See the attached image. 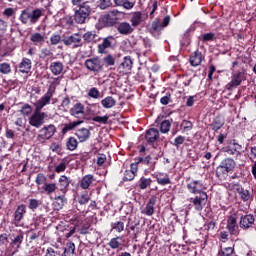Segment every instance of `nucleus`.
I'll return each mask as SVG.
<instances>
[{
  "mask_svg": "<svg viewBox=\"0 0 256 256\" xmlns=\"http://www.w3.org/2000/svg\"><path fill=\"white\" fill-rule=\"evenodd\" d=\"M55 85H59V78H54V81L48 86L47 92L34 103V112L28 119L31 127L41 129L45 125V119H47L48 115L43 112V108L51 104V99H53L55 90L57 89Z\"/></svg>",
  "mask_w": 256,
  "mask_h": 256,
  "instance_id": "nucleus-1",
  "label": "nucleus"
},
{
  "mask_svg": "<svg viewBox=\"0 0 256 256\" xmlns=\"http://www.w3.org/2000/svg\"><path fill=\"white\" fill-rule=\"evenodd\" d=\"M73 7H78L74 11V21L78 25L86 23L91 15V6L95 3V0H71Z\"/></svg>",
  "mask_w": 256,
  "mask_h": 256,
  "instance_id": "nucleus-2",
  "label": "nucleus"
},
{
  "mask_svg": "<svg viewBox=\"0 0 256 256\" xmlns=\"http://www.w3.org/2000/svg\"><path fill=\"white\" fill-rule=\"evenodd\" d=\"M237 167V163L233 158H224L220 164L216 167V177L219 181L227 180L229 173H233Z\"/></svg>",
  "mask_w": 256,
  "mask_h": 256,
  "instance_id": "nucleus-3",
  "label": "nucleus"
},
{
  "mask_svg": "<svg viewBox=\"0 0 256 256\" xmlns=\"http://www.w3.org/2000/svg\"><path fill=\"white\" fill-rule=\"evenodd\" d=\"M43 17V10L40 8H26L21 11L19 21L22 25H35Z\"/></svg>",
  "mask_w": 256,
  "mask_h": 256,
  "instance_id": "nucleus-4",
  "label": "nucleus"
},
{
  "mask_svg": "<svg viewBox=\"0 0 256 256\" xmlns=\"http://www.w3.org/2000/svg\"><path fill=\"white\" fill-rule=\"evenodd\" d=\"M84 67H86L87 71H90V73L99 75V73H103L105 70V63H103V59L99 56H94L85 60Z\"/></svg>",
  "mask_w": 256,
  "mask_h": 256,
  "instance_id": "nucleus-5",
  "label": "nucleus"
},
{
  "mask_svg": "<svg viewBox=\"0 0 256 256\" xmlns=\"http://www.w3.org/2000/svg\"><path fill=\"white\" fill-rule=\"evenodd\" d=\"M120 15L121 12H119L118 10L109 11L98 19L99 27L101 29H103V27H115V25H117V22L119 21Z\"/></svg>",
  "mask_w": 256,
  "mask_h": 256,
  "instance_id": "nucleus-6",
  "label": "nucleus"
},
{
  "mask_svg": "<svg viewBox=\"0 0 256 256\" xmlns=\"http://www.w3.org/2000/svg\"><path fill=\"white\" fill-rule=\"evenodd\" d=\"M62 43L66 47H71L72 49H79L83 47V34L79 32L73 34H63Z\"/></svg>",
  "mask_w": 256,
  "mask_h": 256,
  "instance_id": "nucleus-7",
  "label": "nucleus"
},
{
  "mask_svg": "<svg viewBox=\"0 0 256 256\" xmlns=\"http://www.w3.org/2000/svg\"><path fill=\"white\" fill-rule=\"evenodd\" d=\"M117 43V39L114 36H107L102 38V43L98 44L97 51L99 55H107L109 53V49H113L115 44Z\"/></svg>",
  "mask_w": 256,
  "mask_h": 256,
  "instance_id": "nucleus-8",
  "label": "nucleus"
},
{
  "mask_svg": "<svg viewBox=\"0 0 256 256\" xmlns=\"http://www.w3.org/2000/svg\"><path fill=\"white\" fill-rule=\"evenodd\" d=\"M57 133V127L54 124L45 125L38 131L37 139L40 142L49 141Z\"/></svg>",
  "mask_w": 256,
  "mask_h": 256,
  "instance_id": "nucleus-9",
  "label": "nucleus"
},
{
  "mask_svg": "<svg viewBox=\"0 0 256 256\" xmlns=\"http://www.w3.org/2000/svg\"><path fill=\"white\" fill-rule=\"evenodd\" d=\"M245 79V72L237 71L232 74L231 81L226 84L225 89L227 91H233L234 89H237Z\"/></svg>",
  "mask_w": 256,
  "mask_h": 256,
  "instance_id": "nucleus-10",
  "label": "nucleus"
},
{
  "mask_svg": "<svg viewBox=\"0 0 256 256\" xmlns=\"http://www.w3.org/2000/svg\"><path fill=\"white\" fill-rule=\"evenodd\" d=\"M226 229L229 235L237 237L239 235V225L237 224V215H230L227 219Z\"/></svg>",
  "mask_w": 256,
  "mask_h": 256,
  "instance_id": "nucleus-11",
  "label": "nucleus"
},
{
  "mask_svg": "<svg viewBox=\"0 0 256 256\" xmlns=\"http://www.w3.org/2000/svg\"><path fill=\"white\" fill-rule=\"evenodd\" d=\"M70 115L78 119V121L85 122V105L81 102L74 104V106L70 109Z\"/></svg>",
  "mask_w": 256,
  "mask_h": 256,
  "instance_id": "nucleus-12",
  "label": "nucleus"
},
{
  "mask_svg": "<svg viewBox=\"0 0 256 256\" xmlns=\"http://www.w3.org/2000/svg\"><path fill=\"white\" fill-rule=\"evenodd\" d=\"M224 153H227L228 155H241L243 153V146L235 139L230 140L228 145L224 147Z\"/></svg>",
  "mask_w": 256,
  "mask_h": 256,
  "instance_id": "nucleus-13",
  "label": "nucleus"
},
{
  "mask_svg": "<svg viewBox=\"0 0 256 256\" xmlns=\"http://www.w3.org/2000/svg\"><path fill=\"white\" fill-rule=\"evenodd\" d=\"M131 69H133V60L131 59V56L124 57V60L117 67V71L120 75H127V73L131 72Z\"/></svg>",
  "mask_w": 256,
  "mask_h": 256,
  "instance_id": "nucleus-14",
  "label": "nucleus"
},
{
  "mask_svg": "<svg viewBox=\"0 0 256 256\" xmlns=\"http://www.w3.org/2000/svg\"><path fill=\"white\" fill-rule=\"evenodd\" d=\"M207 192L200 193L195 198H191V202L193 203L196 211H203V207L207 205Z\"/></svg>",
  "mask_w": 256,
  "mask_h": 256,
  "instance_id": "nucleus-15",
  "label": "nucleus"
},
{
  "mask_svg": "<svg viewBox=\"0 0 256 256\" xmlns=\"http://www.w3.org/2000/svg\"><path fill=\"white\" fill-rule=\"evenodd\" d=\"M186 187L189 193H192L193 195H200V193H205V191H203L205 186L203 185V182L199 180L190 181Z\"/></svg>",
  "mask_w": 256,
  "mask_h": 256,
  "instance_id": "nucleus-16",
  "label": "nucleus"
},
{
  "mask_svg": "<svg viewBox=\"0 0 256 256\" xmlns=\"http://www.w3.org/2000/svg\"><path fill=\"white\" fill-rule=\"evenodd\" d=\"M240 228L247 231V229H251L253 225H255V216L253 214L242 215L239 222Z\"/></svg>",
  "mask_w": 256,
  "mask_h": 256,
  "instance_id": "nucleus-17",
  "label": "nucleus"
},
{
  "mask_svg": "<svg viewBox=\"0 0 256 256\" xmlns=\"http://www.w3.org/2000/svg\"><path fill=\"white\" fill-rule=\"evenodd\" d=\"M203 59H205V56L199 49H197L190 54L189 63L191 67H199V65L203 63Z\"/></svg>",
  "mask_w": 256,
  "mask_h": 256,
  "instance_id": "nucleus-18",
  "label": "nucleus"
},
{
  "mask_svg": "<svg viewBox=\"0 0 256 256\" xmlns=\"http://www.w3.org/2000/svg\"><path fill=\"white\" fill-rule=\"evenodd\" d=\"M157 139H159V130L157 128H149L145 134V140L148 145H155Z\"/></svg>",
  "mask_w": 256,
  "mask_h": 256,
  "instance_id": "nucleus-19",
  "label": "nucleus"
},
{
  "mask_svg": "<svg viewBox=\"0 0 256 256\" xmlns=\"http://www.w3.org/2000/svg\"><path fill=\"white\" fill-rule=\"evenodd\" d=\"M32 67L33 62L27 57L22 58L21 62L18 65L19 72L23 73L24 75H28V73H31Z\"/></svg>",
  "mask_w": 256,
  "mask_h": 256,
  "instance_id": "nucleus-20",
  "label": "nucleus"
},
{
  "mask_svg": "<svg viewBox=\"0 0 256 256\" xmlns=\"http://www.w3.org/2000/svg\"><path fill=\"white\" fill-rule=\"evenodd\" d=\"M120 35H131L135 28L129 22H120L116 27Z\"/></svg>",
  "mask_w": 256,
  "mask_h": 256,
  "instance_id": "nucleus-21",
  "label": "nucleus"
},
{
  "mask_svg": "<svg viewBox=\"0 0 256 256\" xmlns=\"http://www.w3.org/2000/svg\"><path fill=\"white\" fill-rule=\"evenodd\" d=\"M157 204V196L153 195L150 197L148 203L146 204V207L144 208V215H147V217H151L155 213V205Z\"/></svg>",
  "mask_w": 256,
  "mask_h": 256,
  "instance_id": "nucleus-22",
  "label": "nucleus"
},
{
  "mask_svg": "<svg viewBox=\"0 0 256 256\" xmlns=\"http://www.w3.org/2000/svg\"><path fill=\"white\" fill-rule=\"evenodd\" d=\"M155 123H157V125H160L161 133H167L171 130V120H165L164 116H158L155 120Z\"/></svg>",
  "mask_w": 256,
  "mask_h": 256,
  "instance_id": "nucleus-23",
  "label": "nucleus"
},
{
  "mask_svg": "<svg viewBox=\"0 0 256 256\" xmlns=\"http://www.w3.org/2000/svg\"><path fill=\"white\" fill-rule=\"evenodd\" d=\"M223 125H225V117L218 115L212 120L210 127L214 133H217V131L223 128Z\"/></svg>",
  "mask_w": 256,
  "mask_h": 256,
  "instance_id": "nucleus-24",
  "label": "nucleus"
},
{
  "mask_svg": "<svg viewBox=\"0 0 256 256\" xmlns=\"http://www.w3.org/2000/svg\"><path fill=\"white\" fill-rule=\"evenodd\" d=\"M95 181H97V179H95L93 174H86L80 180V187L81 189H89V187H91Z\"/></svg>",
  "mask_w": 256,
  "mask_h": 256,
  "instance_id": "nucleus-25",
  "label": "nucleus"
},
{
  "mask_svg": "<svg viewBox=\"0 0 256 256\" xmlns=\"http://www.w3.org/2000/svg\"><path fill=\"white\" fill-rule=\"evenodd\" d=\"M27 213V206L25 204H20L17 206L14 212V221L15 223H21V220Z\"/></svg>",
  "mask_w": 256,
  "mask_h": 256,
  "instance_id": "nucleus-26",
  "label": "nucleus"
},
{
  "mask_svg": "<svg viewBox=\"0 0 256 256\" xmlns=\"http://www.w3.org/2000/svg\"><path fill=\"white\" fill-rule=\"evenodd\" d=\"M75 135L77 136L78 143H85L91 137V131L87 128H80L76 130Z\"/></svg>",
  "mask_w": 256,
  "mask_h": 256,
  "instance_id": "nucleus-27",
  "label": "nucleus"
},
{
  "mask_svg": "<svg viewBox=\"0 0 256 256\" xmlns=\"http://www.w3.org/2000/svg\"><path fill=\"white\" fill-rule=\"evenodd\" d=\"M143 21H145V19H143V13L141 11L134 12L130 17V25L133 29H135V27H139Z\"/></svg>",
  "mask_w": 256,
  "mask_h": 256,
  "instance_id": "nucleus-28",
  "label": "nucleus"
},
{
  "mask_svg": "<svg viewBox=\"0 0 256 256\" xmlns=\"http://www.w3.org/2000/svg\"><path fill=\"white\" fill-rule=\"evenodd\" d=\"M71 184V181H69V178L66 175L60 176L58 180V187L59 191L65 195L67 191H69V185Z\"/></svg>",
  "mask_w": 256,
  "mask_h": 256,
  "instance_id": "nucleus-29",
  "label": "nucleus"
},
{
  "mask_svg": "<svg viewBox=\"0 0 256 256\" xmlns=\"http://www.w3.org/2000/svg\"><path fill=\"white\" fill-rule=\"evenodd\" d=\"M234 187H237L236 191H237L240 199H242L244 202H247V201H249V199H251V192L249 190H246L243 187H241V184H239V183L234 184Z\"/></svg>",
  "mask_w": 256,
  "mask_h": 256,
  "instance_id": "nucleus-30",
  "label": "nucleus"
},
{
  "mask_svg": "<svg viewBox=\"0 0 256 256\" xmlns=\"http://www.w3.org/2000/svg\"><path fill=\"white\" fill-rule=\"evenodd\" d=\"M108 247L110 249H123V238L121 236H116L114 238H111L110 241L108 242Z\"/></svg>",
  "mask_w": 256,
  "mask_h": 256,
  "instance_id": "nucleus-31",
  "label": "nucleus"
},
{
  "mask_svg": "<svg viewBox=\"0 0 256 256\" xmlns=\"http://www.w3.org/2000/svg\"><path fill=\"white\" fill-rule=\"evenodd\" d=\"M30 41L36 47L39 45H43L45 43V35H43L39 32H35V33L31 34Z\"/></svg>",
  "mask_w": 256,
  "mask_h": 256,
  "instance_id": "nucleus-32",
  "label": "nucleus"
},
{
  "mask_svg": "<svg viewBox=\"0 0 256 256\" xmlns=\"http://www.w3.org/2000/svg\"><path fill=\"white\" fill-rule=\"evenodd\" d=\"M97 39V33L95 31H87L82 35L83 47L89 43H93Z\"/></svg>",
  "mask_w": 256,
  "mask_h": 256,
  "instance_id": "nucleus-33",
  "label": "nucleus"
},
{
  "mask_svg": "<svg viewBox=\"0 0 256 256\" xmlns=\"http://www.w3.org/2000/svg\"><path fill=\"white\" fill-rule=\"evenodd\" d=\"M155 179L158 185H162L163 187L165 185H171V178H169V174L167 173H159L155 176Z\"/></svg>",
  "mask_w": 256,
  "mask_h": 256,
  "instance_id": "nucleus-34",
  "label": "nucleus"
},
{
  "mask_svg": "<svg viewBox=\"0 0 256 256\" xmlns=\"http://www.w3.org/2000/svg\"><path fill=\"white\" fill-rule=\"evenodd\" d=\"M83 120H77V121H73L67 124H64L63 128H62V135H67V133H69V131H73V129H75V127H79V125H82Z\"/></svg>",
  "mask_w": 256,
  "mask_h": 256,
  "instance_id": "nucleus-35",
  "label": "nucleus"
},
{
  "mask_svg": "<svg viewBox=\"0 0 256 256\" xmlns=\"http://www.w3.org/2000/svg\"><path fill=\"white\" fill-rule=\"evenodd\" d=\"M126 221H127V216H122L119 221L112 223V229L116 231V233H123V231H125Z\"/></svg>",
  "mask_w": 256,
  "mask_h": 256,
  "instance_id": "nucleus-36",
  "label": "nucleus"
},
{
  "mask_svg": "<svg viewBox=\"0 0 256 256\" xmlns=\"http://www.w3.org/2000/svg\"><path fill=\"white\" fill-rule=\"evenodd\" d=\"M115 7H123L127 11L133 9L135 7V2H131L130 0H114Z\"/></svg>",
  "mask_w": 256,
  "mask_h": 256,
  "instance_id": "nucleus-37",
  "label": "nucleus"
},
{
  "mask_svg": "<svg viewBox=\"0 0 256 256\" xmlns=\"http://www.w3.org/2000/svg\"><path fill=\"white\" fill-rule=\"evenodd\" d=\"M152 159L151 155H148L145 158L139 156L135 158V161H137V163H142V165H150V171H155V162L151 163Z\"/></svg>",
  "mask_w": 256,
  "mask_h": 256,
  "instance_id": "nucleus-38",
  "label": "nucleus"
},
{
  "mask_svg": "<svg viewBox=\"0 0 256 256\" xmlns=\"http://www.w3.org/2000/svg\"><path fill=\"white\" fill-rule=\"evenodd\" d=\"M57 189L58 187L56 183L45 182L44 185L42 186V191H44L46 195H53V193H55Z\"/></svg>",
  "mask_w": 256,
  "mask_h": 256,
  "instance_id": "nucleus-39",
  "label": "nucleus"
},
{
  "mask_svg": "<svg viewBox=\"0 0 256 256\" xmlns=\"http://www.w3.org/2000/svg\"><path fill=\"white\" fill-rule=\"evenodd\" d=\"M200 41L202 43H213V41H217V34L213 32H207L200 36Z\"/></svg>",
  "mask_w": 256,
  "mask_h": 256,
  "instance_id": "nucleus-40",
  "label": "nucleus"
},
{
  "mask_svg": "<svg viewBox=\"0 0 256 256\" xmlns=\"http://www.w3.org/2000/svg\"><path fill=\"white\" fill-rule=\"evenodd\" d=\"M63 63L60 61L52 62L50 64V71H52L53 75H61L63 73Z\"/></svg>",
  "mask_w": 256,
  "mask_h": 256,
  "instance_id": "nucleus-41",
  "label": "nucleus"
},
{
  "mask_svg": "<svg viewBox=\"0 0 256 256\" xmlns=\"http://www.w3.org/2000/svg\"><path fill=\"white\" fill-rule=\"evenodd\" d=\"M161 31H163V24L161 21L156 19L152 22L149 33H151V35H155V33H161Z\"/></svg>",
  "mask_w": 256,
  "mask_h": 256,
  "instance_id": "nucleus-42",
  "label": "nucleus"
},
{
  "mask_svg": "<svg viewBox=\"0 0 256 256\" xmlns=\"http://www.w3.org/2000/svg\"><path fill=\"white\" fill-rule=\"evenodd\" d=\"M117 101L113 98V96H107L106 98L101 100V105L104 109H111L115 107Z\"/></svg>",
  "mask_w": 256,
  "mask_h": 256,
  "instance_id": "nucleus-43",
  "label": "nucleus"
},
{
  "mask_svg": "<svg viewBox=\"0 0 256 256\" xmlns=\"http://www.w3.org/2000/svg\"><path fill=\"white\" fill-rule=\"evenodd\" d=\"M65 203H67V198H65V195L57 196L54 201V207L57 211H61V209L65 207Z\"/></svg>",
  "mask_w": 256,
  "mask_h": 256,
  "instance_id": "nucleus-44",
  "label": "nucleus"
},
{
  "mask_svg": "<svg viewBox=\"0 0 256 256\" xmlns=\"http://www.w3.org/2000/svg\"><path fill=\"white\" fill-rule=\"evenodd\" d=\"M78 146H79V141H77V138L73 136H70L66 141V147L68 151H75V149H77Z\"/></svg>",
  "mask_w": 256,
  "mask_h": 256,
  "instance_id": "nucleus-45",
  "label": "nucleus"
},
{
  "mask_svg": "<svg viewBox=\"0 0 256 256\" xmlns=\"http://www.w3.org/2000/svg\"><path fill=\"white\" fill-rule=\"evenodd\" d=\"M75 255V243L69 241L66 243V247L64 248V252L62 256H73Z\"/></svg>",
  "mask_w": 256,
  "mask_h": 256,
  "instance_id": "nucleus-46",
  "label": "nucleus"
},
{
  "mask_svg": "<svg viewBox=\"0 0 256 256\" xmlns=\"http://www.w3.org/2000/svg\"><path fill=\"white\" fill-rule=\"evenodd\" d=\"M23 239H24V236L22 233L14 236V238L12 239L10 245L12 247H16V249H21V245L23 243Z\"/></svg>",
  "mask_w": 256,
  "mask_h": 256,
  "instance_id": "nucleus-47",
  "label": "nucleus"
},
{
  "mask_svg": "<svg viewBox=\"0 0 256 256\" xmlns=\"http://www.w3.org/2000/svg\"><path fill=\"white\" fill-rule=\"evenodd\" d=\"M151 183H153V180L151 178H145V176H142L139 180V189L145 190L147 187H151Z\"/></svg>",
  "mask_w": 256,
  "mask_h": 256,
  "instance_id": "nucleus-48",
  "label": "nucleus"
},
{
  "mask_svg": "<svg viewBox=\"0 0 256 256\" xmlns=\"http://www.w3.org/2000/svg\"><path fill=\"white\" fill-rule=\"evenodd\" d=\"M103 63L104 67H113L115 66V57L111 54H107L106 56L103 57Z\"/></svg>",
  "mask_w": 256,
  "mask_h": 256,
  "instance_id": "nucleus-49",
  "label": "nucleus"
},
{
  "mask_svg": "<svg viewBox=\"0 0 256 256\" xmlns=\"http://www.w3.org/2000/svg\"><path fill=\"white\" fill-rule=\"evenodd\" d=\"M20 113L24 117H28V115H31V113H33V107L30 104H24L20 109Z\"/></svg>",
  "mask_w": 256,
  "mask_h": 256,
  "instance_id": "nucleus-50",
  "label": "nucleus"
},
{
  "mask_svg": "<svg viewBox=\"0 0 256 256\" xmlns=\"http://www.w3.org/2000/svg\"><path fill=\"white\" fill-rule=\"evenodd\" d=\"M220 256H233L235 255V247H226L218 252Z\"/></svg>",
  "mask_w": 256,
  "mask_h": 256,
  "instance_id": "nucleus-51",
  "label": "nucleus"
},
{
  "mask_svg": "<svg viewBox=\"0 0 256 256\" xmlns=\"http://www.w3.org/2000/svg\"><path fill=\"white\" fill-rule=\"evenodd\" d=\"M180 127L184 133L191 131L193 129V122L189 120H183L180 124Z\"/></svg>",
  "mask_w": 256,
  "mask_h": 256,
  "instance_id": "nucleus-52",
  "label": "nucleus"
},
{
  "mask_svg": "<svg viewBox=\"0 0 256 256\" xmlns=\"http://www.w3.org/2000/svg\"><path fill=\"white\" fill-rule=\"evenodd\" d=\"M0 73H2V75H9V73H11V64L7 62L1 63Z\"/></svg>",
  "mask_w": 256,
  "mask_h": 256,
  "instance_id": "nucleus-53",
  "label": "nucleus"
},
{
  "mask_svg": "<svg viewBox=\"0 0 256 256\" xmlns=\"http://www.w3.org/2000/svg\"><path fill=\"white\" fill-rule=\"evenodd\" d=\"M88 97H91V99H99L101 97V92L99 89L92 87L88 91Z\"/></svg>",
  "mask_w": 256,
  "mask_h": 256,
  "instance_id": "nucleus-54",
  "label": "nucleus"
},
{
  "mask_svg": "<svg viewBox=\"0 0 256 256\" xmlns=\"http://www.w3.org/2000/svg\"><path fill=\"white\" fill-rule=\"evenodd\" d=\"M39 205V200L31 198L28 203V209H30V211H37V209H39Z\"/></svg>",
  "mask_w": 256,
  "mask_h": 256,
  "instance_id": "nucleus-55",
  "label": "nucleus"
},
{
  "mask_svg": "<svg viewBox=\"0 0 256 256\" xmlns=\"http://www.w3.org/2000/svg\"><path fill=\"white\" fill-rule=\"evenodd\" d=\"M61 41H63V37H61V34L54 33L50 37L51 45H59Z\"/></svg>",
  "mask_w": 256,
  "mask_h": 256,
  "instance_id": "nucleus-56",
  "label": "nucleus"
},
{
  "mask_svg": "<svg viewBox=\"0 0 256 256\" xmlns=\"http://www.w3.org/2000/svg\"><path fill=\"white\" fill-rule=\"evenodd\" d=\"M92 121H94L95 123H100L102 125H107L109 121V116H95L92 118Z\"/></svg>",
  "mask_w": 256,
  "mask_h": 256,
  "instance_id": "nucleus-57",
  "label": "nucleus"
},
{
  "mask_svg": "<svg viewBox=\"0 0 256 256\" xmlns=\"http://www.w3.org/2000/svg\"><path fill=\"white\" fill-rule=\"evenodd\" d=\"M47 181V176H45V174L43 173H38L35 179V183L36 185H45V183Z\"/></svg>",
  "mask_w": 256,
  "mask_h": 256,
  "instance_id": "nucleus-58",
  "label": "nucleus"
},
{
  "mask_svg": "<svg viewBox=\"0 0 256 256\" xmlns=\"http://www.w3.org/2000/svg\"><path fill=\"white\" fill-rule=\"evenodd\" d=\"M89 201H91V197H89L88 194H82V195L78 196V203L80 205H87V203H89Z\"/></svg>",
  "mask_w": 256,
  "mask_h": 256,
  "instance_id": "nucleus-59",
  "label": "nucleus"
},
{
  "mask_svg": "<svg viewBox=\"0 0 256 256\" xmlns=\"http://www.w3.org/2000/svg\"><path fill=\"white\" fill-rule=\"evenodd\" d=\"M133 179H135V174L133 173V171L126 170L124 172L123 181H133Z\"/></svg>",
  "mask_w": 256,
  "mask_h": 256,
  "instance_id": "nucleus-60",
  "label": "nucleus"
},
{
  "mask_svg": "<svg viewBox=\"0 0 256 256\" xmlns=\"http://www.w3.org/2000/svg\"><path fill=\"white\" fill-rule=\"evenodd\" d=\"M65 169H67V163L65 161H62L60 164H58L55 167V172L56 173H63V172H65Z\"/></svg>",
  "mask_w": 256,
  "mask_h": 256,
  "instance_id": "nucleus-61",
  "label": "nucleus"
},
{
  "mask_svg": "<svg viewBox=\"0 0 256 256\" xmlns=\"http://www.w3.org/2000/svg\"><path fill=\"white\" fill-rule=\"evenodd\" d=\"M183 143H185V136H177L174 139L173 145L174 147H179L180 145H183Z\"/></svg>",
  "mask_w": 256,
  "mask_h": 256,
  "instance_id": "nucleus-62",
  "label": "nucleus"
},
{
  "mask_svg": "<svg viewBox=\"0 0 256 256\" xmlns=\"http://www.w3.org/2000/svg\"><path fill=\"white\" fill-rule=\"evenodd\" d=\"M206 231H213L215 227H217V222L215 221H207L204 225Z\"/></svg>",
  "mask_w": 256,
  "mask_h": 256,
  "instance_id": "nucleus-63",
  "label": "nucleus"
},
{
  "mask_svg": "<svg viewBox=\"0 0 256 256\" xmlns=\"http://www.w3.org/2000/svg\"><path fill=\"white\" fill-rule=\"evenodd\" d=\"M111 5V0H100L98 7L102 10L109 9Z\"/></svg>",
  "mask_w": 256,
  "mask_h": 256,
  "instance_id": "nucleus-64",
  "label": "nucleus"
}]
</instances>
